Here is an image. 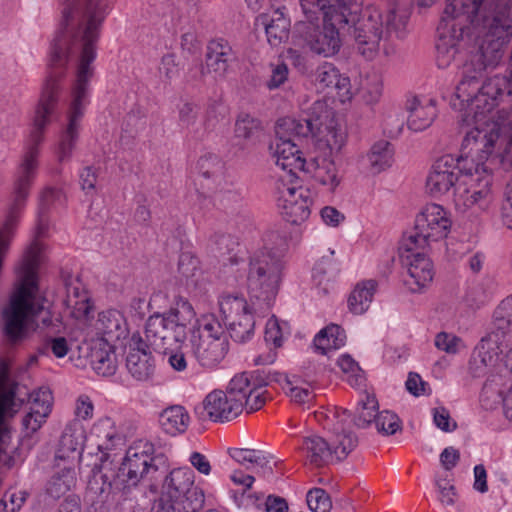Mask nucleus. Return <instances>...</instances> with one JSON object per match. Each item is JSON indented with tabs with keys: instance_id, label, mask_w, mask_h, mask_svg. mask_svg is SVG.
I'll return each mask as SVG.
<instances>
[{
	"instance_id": "nucleus-48",
	"label": "nucleus",
	"mask_w": 512,
	"mask_h": 512,
	"mask_svg": "<svg viewBox=\"0 0 512 512\" xmlns=\"http://www.w3.org/2000/svg\"><path fill=\"white\" fill-rule=\"evenodd\" d=\"M64 194L61 189L55 188V187H46L42 190L40 193L39 201H40V209H41V215L39 217V225H38V234L41 235L45 231V225L43 220V210L47 209L48 207L55 205V204H61L64 200Z\"/></svg>"
},
{
	"instance_id": "nucleus-38",
	"label": "nucleus",
	"mask_w": 512,
	"mask_h": 512,
	"mask_svg": "<svg viewBox=\"0 0 512 512\" xmlns=\"http://www.w3.org/2000/svg\"><path fill=\"white\" fill-rule=\"evenodd\" d=\"M315 419L322 424L323 428L334 434L338 439L341 434L352 433L348 428L349 413L343 409H333L314 413Z\"/></svg>"
},
{
	"instance_id": "nucleus-15",
	"label": "nucleus",
	"mask_w": 512,
	"mask_h": 512,
	"mask_svg": "<svg viewBox=\"0 0 512 512\" xmlns=\"http://www.w3.org/2000/svg\"><path fill=\"white\" fill-rule=\"evenodd\" d=\"M354 433H344L337 439L330 435L329 442L317 435L306 437L301 450L306 459L317 467L345 459L357 445Z\"/></svg>"
},
{
	"instance_id": "nucleus-34",
	"label": "nucleus",
	"mask_w": 512,
	"mask_h": 512,
	"mask_svg": "<svg viewBox=\"0 0 512 512\" xmlns=\"http://www.w3.org/2000/svg\"><path fill=\"white\" fill-rule=\"evenodd\" d=\"M158 421L166 434L176 436L187 430L190 424V415L185 407L172 405L160 412Z\"/></svg>"
},
{
	"instance_id": "nucleus-23",
	"label": "nucleus",
	"mask_w": 512,
	"mask_h": 512,
	"mask_svg": "<svg viewBox=\"0 0 512 512\" xmlns=\"http://www.w3.org/2000/svg\"><path fill=\"white\" fill-rule=\"evenodd\" d=\"M85 439L86 435L82 424L77 421L69 422L65 426L56 450L57 467L61 465L60 462L76 467L81 459Z\"/></svg>"
},
{
	"instance_id": "nucleus-45",
	"label": "nucleus",
	"mask_w": 512,
	"mask_h": 512,
	"mask_svg": "<svg viewBox=\"0 0 512 512\" xmlns=\"http://www.w3.org/2000/svg\"><path fill=\"white\" fill-rule=\"evenodd\" d=\"M383 93V80L378 73L368 74L361 80L359 95L367 104L377 103Z\"/></svg>"
},
{
	"instance_id": "nucleus-20",
	"label": "nucleus",
	"mask_w": 512,
	"mask_h": 512,
	"mask_svg": "<svg viewBox=\"0 0 512 512\" xmlns=\"http://www.w3.org/2000/svg\"><path fill=\"white\" fill-rule=\"evenodd\" d=\"M129 334L128 324L122 312L116 309H108L98 314L97 319L92 324L88 335L93 340L113 345L121 339H125Z\"/></svg>"
},
{
	"instance_id": "nucleus-60",
	"label": "nucleus",
	"mask_w": 512,
	"mask_h": 512,
	"mask_svg": "<svg viewBox=\"0 0 512 512\" xmlns=\"http://www.w3.org/2000/svg\"><path fill=\"white\" fill-rule=\"evenodd\" d=\"M178 270L183 277L193 278L199 271V260L190 253H182L179 257Z\"/></svg>"
},
{
	"instance_id": "nucleus-12",
	"label": "nucleus",
	"mask_w": 512,
	"mask_h": 512,
	"mask_svg": "<svg viewBox=\"0 0 512 512\" xmlns=\"http://www.w3.org/2000/svg\"><path fill=\"white\" fill-rule=\"evenodd\" d=\"M275 196L281 214L291 224L299 225L309 218L313 203L311 192L297 186V177L293 173L276 176Z\"/></svg>"
},
{
	"instance_id": "nucleus-25",
	"label": "nucleus",
	"mask_w": 512,
	"mask_h": 512,
	"mask_svg": "<svg viewBox=\"0 0 512 512\" xmlns=\"http://www.w3.org/2000/svg\"><path fill=\"white\" fill-rule=\"evenodd\" d=\"M500 348L492 335L482 338L474 348L469 360V373L473 377H483L497 365Z\"/></svg>"
},
{
	"instance_id": "nucleus-56",
	"label": "nucleus",
	"mask_w": 512,
	"mask_h": 512,
	"mask_svg": "<svg viewBox=\"0 0 512 512\" xmlns=\"http://www.w3.org/2000/svg\"><path fill=\"white\" fill-rule=\"evenodd\" d=\"M75 419L73 421H87L93 418L94 415V404L92 399L86 395L81 394L75 400L74 405Z\"/></svg>"
},
{
	"instance_id": "nucleus-30",
	"label": "nucleus",
	"mask_w": 512,
	"mask_h": 512,
	"mask_svg": "<svg viewBox=\"0 0 512 512\" xmlns=\"http://www.w3.org/2000/svg\"><path fill=\"white\" fill-rule=\"evenodd\" d=\"M256 25L264 27L267 40L272 46H278L289 37L290 19L281 9L261 14L256 19Z\"/></svg>"
},
{
	"instance_id": "nucleus-47",
	"label": "nucleus",
	"mask_w": 512,
	"mask_h": 512,
	"mask_svg": "<svg viewBox=\"0 0 512 512\" xmlns=\"http://www.w3.org/2000/svg\"><path fill=\"white\" fill-rule=\"evenodd\" d=\"M229 453L232 459L242 465L256 464L261 467H266L270 462V456L260 450L235 448L230 450Z\"/></svg>"
},
{
	"instance_id": "nucleus-42",
	"label": "nucleus",
	"mask_w": 512,
	"mask_h": 512,
	"mask_svg": "<svg viewBox=\"0 0 512 512\" xmlns=\"http://www.w3.org/2000/svg\"><path fill=\"white\" fill-rule=\"evenodd\" d=\"M273 377L276 382L281 384L292 402L301 406H310L314 399V393L308 386H298L286 375L280 373H273Z\"/></svg>"
},
{
	"instance_id": "nucleus-1",
	"label": "nucleus",
	"mask_w": 512,
	"mask_h": 512,
	"mask_svg": "<svg viewBox=\"0 0 512 512\" xmlns=\"http://www.w3.org/2000/svg\"><path fill=\"white\" fill-rule=\"evenodd\" d=\"M61 19L52 41L49 67L33 118L30 140L16 166L10 197V207L3 226L15 217L13 233L21 210L25 207L40 166V145L44 130L50 123L59 99L60 78L71 54L79 53L76 79L72 86L67 111V124L60 134L56 156L60 163L71 159L79 138L81 121L89 104V81L96 58V43L101 26L112 9V0H57Z\"/></svg>"
},
{
	"instance_id": "nucleus-43",
	"label": "nucleus",
	"mask_w": 512,
	"mask_h": 512,
	"mask_svg": "<svg viewBox=\"0 0 512 512\" xmlns=\"http://www.w3.org/2000/svg\"><path fill=\"white\" fill-rule=\"evenodd\" d=\"M378 402L376 397L369 393H364L358 401L356 410L355 424L358 427H366L375 421L378 413Z\"/></svg>"
},
{
	"instance_id": "nucleus-18",
	"label": "nucleus",
	"mask_w": 512,
	"mask_h": 512,
	"mask_svg": "<svg viewBox=\"0 0 512 512\" xmlns=\"http://www.w3.org/2000/svg\"><path fill=\"white\" fill-rule=\"evenodd\" d=\"M426 249H414L406 251L401 241L399 252L404 265L407 268V275L404 278V285L412 293H422L432 283L434 278V265L425 254Z\"/></svg>"
},
{
	"instance_id": "nucleus-64",
	"label": "nucleus",
	"mask_w": 512,
	"mask_h": 512,
	"mask_svg": "<svg viewBox=\"0 0 512 512\" xmlns=\"http://www.w3.org/2000/svg\"><path fill=\"white\" fill-rule=\"evenodd\" d=\"M403 119L397 112L389 113L384 120V132L391 138L400 135L403 129Z\"/></svg>"
},
{
	"instance_id": "nucleus-2",
	"label": "nucleus",
	"mask_w": 512,
	"mask_h": 512,
	"mask_svg": "<svg viewBox=\"0 0 512 512\" xmlns=\"http://www.w3.org/2000/svg\"><path fill=\"white\" fill-rule=\"evenodd\" d=\"M425 187L433 198L451 197L455 210L461 214L479 216L494 207L490 176L470 159L463 162L451 154L439 157L429 171Z\"/></svg>"
},
{
	"instance_id": "nucleus-13",
	"label": "nucleus",
	"mask_w": 512,
	"mask_h": 512,
	"mask_svg": "<svg viewBox=\"0 0 512 512\" xmlns=\"http://www.w3.org/2000/svg\"><path fill=\"white\" fill-rule=\"evenodd\" d=\"M217 304L231 339L237 343L250 341L255 334L256 310L244 297L229 293L221 294Z\"/></svg>"
},
{
	"instance_id": "nucleus-57",
	"label": "nucleus",
	"mask_w": 512,
	"mask_h": 512,
	"mask_svg": "<svg viewBox=\"0 0 512 512\" xmlns=\"http://www.w3.org/2000/svg\"><path fill=\"white\" fill-rule=\"evenodd\" d=\"M25 492L8 491L0 500V512H16L25 502Z\"/></svg>"
},
{
	"instance_id": "nucleus-5",
	"label": "nucleus",
	"mask_w": 512,
	"mask_h": 512,
	"mask_svg": "<svg viewBox=\"0 0 512 512\" xmlns=\"http://www.w3.org/2000/svg\"><path fill=\"white\" fill-rule=\"evenodd\" d=\"M285 246V238L277 231H270L264 235L262 247L250 257L247 289L251 298L261 301L266 310L270 308L282 280Z\"/></svg>"
},
{
	"instance_id": "nucleus-9",
	"label": "nucleus",
	"mask_w": 512,
	"mask_h": 512,
	"mask_svg": "<svg viewBox=\"0 0 512 512\" xmlns=\"http://www.w3.org/2000/svg\"><path fill=\"white\" fill-rule=\"evenodd\" d=\"M451 227L450 213L442 205L427 204L416 216L414 231L402 238L403 249H426L431 243L446 239Z\"/></svg>"
},
{
	"instance_id": "nucleus-51",
	"label": "nucleus",
	"mask_w": 512,
	"mask_h": 512,
	"mask_svg": "<svg viewBox=\"0 0 512 512\" xmlns=\"http://www.w3.org/2000/svg\"><path fill=\"white\" fill-rule=\"evenodd\" d=\"M337 364L341 371L347 375V380L352 386L361 385L363 382V376L358 363L347 354L341 355Z\"/></svg>"
},
{
	"instance_id": "nucleus-3",
	"label": "nucleus",
	"mask_w": 512,
	"mask_h": 512,
	"mask_svg": "<svg viewBox=\"0 0 512 512\" xmlns=\"http://www.w3.org/2000/svg\"><path fill=\"white\" fill-rule=\"evenodd\" d=\"M44 247L39 241L32 242L24 251L16 267V280L8 304L2 311L4 331L16 341L28 331L38 327V317L44 312V297L39 289V267L44 260Z\"/></svg>"
},
{
	"instance_id": "nucleus-50",
	"label": "nucleus",
	"mask_w": 512,
	"mask_h": 512,
	"mask_svg": "<svg viewBox=\"0 0 512 512\" xmlns=\"http://www.w3.org/2000/svg\"><path fill=\"white\" fill-rule=\"evenodd\" d=\"M434 344L436 348L447 354L454 355L465 348L461 338L447 332H440L435 336Z\"/></svg>"
},
{
	"instance_id": "nucleus-63",
	"label": "nucleus",
	"mask_w": 512,
	"mask_h": 512,
	"mask_svg": "<svg viewBox=\"0 0 512 512\" xmlns=\"http://www.w3.org/2000/svg\"><path fill=\"white\" fill-rule=\"evenodd\" d=\"M501 220L503 225L512 229V181L505 190V197L501 205Z\"/></svg>"
},
{
	"instance_id": "nucleus-21",
	"label": "nucleus",
	"mask_w": 512,
	"mask_h": 512,
	"mask_svg": "<svg viewBox=\"0 0 512 512\" xmlns=\"http://www.w3.org/2000/svg\"><path fill=\"white\" fill-rule=\"evenodd\" d=\"M145 338L149 345L159 352H166L183 341L182 337L177 335L175 324L163 313H154L148 318Z\"/></svg>"
},
{
	"instance_id": "nucleus-39",
	"label": "nucleus",
	"mask_w": 512,
	"mask_h": 512,
	"mask_svg": "<svg viewBox=\"0 0 512 512\" xmlns=\"http://www.w3.org/2000/svg\"><path fill=\"white\" fill-rule=\"evenodd\" d=\"M76 484L75 467L64 464L49 480L46 490L53 498H60L69 492Z\"/></svg>"
},
{
	"instance_id": "nucleus-22",
	"label": "nucleus",
	"mask_w": 512,
	"mask_h": 512,
	"mask_svg": "<svg viewBox=\"0 0 512 512\" xmlns=\"http://www.w3.org/2000/svg\"><path fill=\"white\" fill-rule=\"evenodd\" d=\"M53 407V395L48 387H40L29 396L28 411L22 419L26 435L37 432L47 421Z\"/></svg>"
},
{
	"instance_id": "nucleus-37",
	"label": "nucleus",
	"mask_w": 512,
	"mask_h": 512,
	"mask_svg": "<svg viewBox=\"0 0 512 512\" xmlns=\"http://www.w3.org/2000/svg\"><path fill=\"white\" fill-rule=\"evenodd\" d=\"M346 343L345 331L336 324H331L320 330L314 338V346L321 354L343 347Z\"/></svg>"
},
{
	"instance_id": "nucleus-33",
	"label": "nucleus",
	"mask_w": 512,
	"mask_h": 512,
	"mask_svg": "<svg viewBox=\"0 0 512 512\" xmlns=\"http://www.w3.org/2000/svg\"><path fill=\"white\" fill-rule=\"evenodd\" d=\"M393 149L391 145L384 140L378 141L372 145L365 156L361 158V165L371 174H379L392 165Z\"/></svg>"
},
{
	"instance_id": "nucleus-29",
	"label": "nucleus",
	"mask_w": 512,
	"mask_h": 512,
	"mask_svg": "<svg viewBox=\"0 0 512 512\" xmlns=\"http://www.w3.org/2000/svg\"><path fill=\"white\" fill-rule=\"evenodd\" d=\"M408 128L414 132H421L432 125L437 117L436 102L432 98L414 97L408 107Z\"/></svg>"
},
{
	"instance_id": "nucleus-24",
	"label": "nucleus",
	"mask_w": 512,
	"mask_h": 512,
	"mask_svg": "<svg viewBox=\"0 0 512 512\" xmlns=\"http://www.w3.org/2000/svg\"><path fill=\"white\" fill-rule=\"evenodd\" d=\"M302 171L329 192H334L342 181L337 164L327 155H310Z\"/></svg>"
},
{
	"instance_id": "nucleus-17",
	"label": "nucleus",
	"mask_w": 512,
	"mask_h": 512,
	"mask_svg": "<svg viewBox=\"0 0 512 512\" xmlns=\"http://www.w3.org/2000/svg\"><path fill=\"white\" fill-rule=\"evenodd\" d=\"M8 364L0 359V462L4 461L7 467L14 465L13 458L7 455V445L10 432L6 425V418L12 417L18 410L19 404L15 400V385L11 383L8 375Z\"/></svg>"
},
{
	"instance_id": "nucleus-31",
	"label": "nucleus",
	"mask_w": 512,
	"mask_h": 512,
	"mask_svg": "<svg viewBox=\"0 0 512 512\" xmlns=\"http://www.w3.org/2000/svg\"><path fill=\"white\" fill-rule=\"evenodd\" d=\"M234 377H241L246 382L241 388V393H239L242 395V410L246 408L248 412H254L261 409L266 402V389L264 385L275 381L273 373L268 375L267 380L263 384L256 383L253 375L246 372L237 374Z\"/></svg>"
},
{
	"instance_id": "nucleus-28",
	"label": "nucleus",
	"mask_w": 512,
	"mask_h": 512,
	"mask_svg": "<svg viewBox=\"0 0 512 512\" xmlns=\"http://www.w3.org/2000/svg\"><path fill=\"white\" fill-rule=\"evenodd\" d=\"M126 367L133 378L149 380L155 372V362L150 350L139 340L129 346Z\"/></svg>"
},
{
	"instance_id": "nucleus-6",
	"label": "nucleus",
	"mask_w": 512,
	"mask_h": 512,
	"mask_svg": "<svg viewBox=\"0 0 512 512\" xmlns=\"http://www.w3.org/2000/svg\"><path fill=\"white\" fill-rule=\"evenodd\" d=\"M189 345L193 357L203 368L213 369L222 362L228 353L229 341L215 314H203L196 319Z\"/></svg>"
},
{
	"instance_id": "nucleus-49",
	"label": "nucleus",
	"mask_w": 512,
	"mask_h": 512,
	"mask_svg": "<svg viewBox=\"0 0 512 512\" xmlns=\"http://www.w3.org/2000/svg\"><path fill=\"white\" fill-rule=\"evenodd\" d=\"M260 131V122L248 114H240L235 123L238 138L251 139Z\"/></svg>"
},
{
	"instance_id": "nucleus-36",
	"label": "nucleus",
	"mask_w": 512,
	"mask_h": 512,
	"mask_svg": "<svg viewBox=\"0 0 512 512\" xmlns=\"http://www.w3.org/2000/svg\"><path fill=\"white\" fill-rule=\"evenodd\" d=\"M376 290L377 282L374 280H365L358 283L348 298L350 312L356 315L365 313L374 299Z\"/></svg>"
},
{
	"instance_id": "nucleus-58",
	"label": "nucleus",
	"mask_w": 512,
	"mask_h": 512,
	"mask_svg": "<svg viewBox=\"0 0 512 512\" xmlns=\"http://www.w3.org/2000/svg\"><path fill=\"white\" fill-rule=\"evenodd\" d=\"M289 70L285 63L271 65V75L266 82L269 90L280 88L288 80Z\"/></svg>"
},
{
	"instance_id": "nucleus-19",
	"label": "nucleus",
	"mask_w": 512,
	"mask_h": 512,
	"mask_svg": "<svg viewBox=\"0 0 512 512\" xmlns=\"http://www.w3.org/2000/svg\"><path fill=\"white\" fill-rule=\"evenodd\" d=\"M313 77V83L318 92L331 95L343 104L353 98L350 78L341 73L334 64L322 63L315 69Z\"/></svg>"
},
{
	"instance_id": "nucleus-27",
	"label": "nucleus",
	"mask_w": 512,
	"mask_h": 512,
	"mask_svg": "<svg viewBox=\"0 0 512 512\" xmlns=\"http://www.w3.org/2000/svg\"><path fill=\"white\" fill-rule=\"evenodd\" d=\"M235 60L236 55L226 40H212L207 46L206 66L203 73L212 74L215 79L222 78Z\"/></svg>"
},
{
	"instance_id": "nucleus-62",
	"label": "nucleus",
	"mask_w": 512,
	"mask_h": 512,
	"mask_svg": "<svg viewBox=\"0 0 512 512\" xmlns=\"http://www.w3.org/2000/svg\"><path fill=\"white\" fill-rule=\"evenodd\" d=\"M323 223L329 227H338L345 221V215L333 206H325L320 210Z\"/></svg>"
},
{
	"instance_id": "nucleus-14",
	"label": "nucleus",
	"mask_w": 512,
	"mask_h": 512,
	"mask_svg": "<svg viewBox=\"0 0 512 512\" xmlns=\"http://www.w3.org/2000/svg\"><path fill=\"white\" fill-rule=\"evenodd\" d=\"M349 24L346 7L330 6L324 12L323 26L307 32L305 41L310 50L323 57H332L341 48L339 29Z\"/></svg>"
},
{
	"instance_id": "nucleus-61",
	"label": "nucleus",
	"mask_w": 512,
	"mask_h": 512,
	"mask_svg": "<svg viewBox=\"0 0 512 512\" xmlns=\"http://www.w3.org/2000/svg\"><path fill=\"white\" fill-rule=\"evenodd\" d=\"M433 422L440 430L444 432H452L456 429L457 424L451 421L449 411L444 407H436L432 411Z\"/></svg>"
},
{
	"instance_id": "nucleus-4",
	"label": "nucleus",
	"mask_w": 512,
	"mask_h": 512,
	"mask_svg": "<svg viewBox=\"0 0 512 512\" xmlns=\"http://www.w3.org/2000/svg\"><path fill=\"white\" fill-rule=\"evenodd\" d=\"M154 452V445L150 441H135L128 448L119 474L113 481L101 470H93L87 485V497L92 504L101 508L114 500L121 490L136 486L150 469H155Z\"/></svg>"
},
{
	"instance_id": "nucleus-11",
	"label": "nucleus",
	"mask_w": 512,
	"mask_h": 512,
	"mask_svg": "<svg viewBox=\"0 0 512 512\" xmlns=\"http://www.w3.org/2000/svg\"><path fill=\"white\" fill-rule=\"evenodd\" d=\"M299 128V120L290 117L282 118L276 124L275 139L270 145V151L275 165L282 170L281 175H296L295 170L302 171L308 160L295 142L296 137L302 136Z\"/></svg>"
},
{
	"instance_id": "nucleus-26",
	"label": "nucleus",
	"mask_w": 512,
	"mask_h": 512,
	"mask_svg": "<svg viewBox=\"0 0 512 512\" xmlns=\"http://www.w3.org/2000/svg\"><path fill=\"white\" fill-rule=\"evenodd\" d=\"M335 251L328 250V254L323 255L312 269V288L318 295L326 296L334 288L336 279L340 273V263L334 257Z\"/></svg>"
},
{
	"instance_id": "nucleus-32",
	"label": "nucleus",
	"mask_w": 512,
	"mask_h": 512,
	"mask_svg": "<svg viewBox=\"0 0 512 512\" xmlns=\"http://www.w3.org/2000/svg\"><path fill=\"white\" fill-rule=\"evenodd\" d=\"M90 440L104 454H107L122 442L114 421L109 417L101 418L94 423L90 433Z\"/></svg>"
},
{
	"instance_id": "nucleus-10",
	"label": "nucleus",
	"mask_w": 512,
	"mask_h": 512,
	"mask_svg": "<svg viewBox=\"0 0 512 512\" xmlns=\"http://www.w3.org/2000/svg\"><path fill=\"white\" fill-rule=\"evenodd\" d=\"M348 31L353 35L358 51L368 60L374 59L380 51V42L383 38L384 20L382 12L368 6L359 14L356 11H348Z\"/></svg>"
},
{
	"instance_id": "nucleus-8",
	"label": "nucleus",
	"mask_w": 512,
	"mask_h": 512,
	"mask_svg": "<svg viewBox=\"0 0 512 512\" xmlns=\"http://www.w3.org/2000/svg\"><path fill=\"white\" fill-rule=\"evenodd\" d=\"M195 474L189 467L173 469L165 478L161 495L151 512H196L204 503V493L194 486Z\"/></svg>"
},
{
	"instance_id": "nucleus-53",
	"label": "nucleus",
	"mask_w": 512,
	"mask_h": 512,
	"mask_svg": "<svg viewBox=\"0 0 512 512\" xmlns=\"http://www.w3.org/2000/svg\"><path fill=\"white\" fill-rule=\"evenodd\" d=\"M374 423L377 431L385 435H392L400 429L399 417L390 411L378 413Z\"/></svg>"
},
{
	"instance_id": "nucleus-7",
	"label": "nucleus",
	"mask_w": 512,
	"mask_h": 512,
	"mask_svg": "<svg viewBox=\"0 0 512 512\" xmlns=\"http://www.w3.org/2000/svg\"><path fill=\"white\" fill-rule=\"evenodd\" d=\"M299 124L300 134L310 135L318 149L338 153L346 144L347 132L325 100L314 101Z\"/></svg>"
},
{
	"instance_id": "nucleus-44",
	"label": "nucleus",
	"mask_w": 512,
	"mask_h": 512,
	"mask_svg": "<svg viewBox=\"0 0 512 512\" xmlns=\"http://www.w3.org/2000/svg\"><path fill=\"white\" fill-rule=\"evenodd\" d=\"M224 163L221 158L214 153H204L201 155L195 165V170L199 175L206 179H216L223 173Z\"/></svg>"
},
{
	"instance_id": "nucleus-41",
	"label": "nucleus",
	"mask_w": 512,
	"mask_h": 512,
	"mask_svg": "<svg viewBox=\"0 0 512 512\" xmlns=\"http://www.w3.org/2000/svg\"><path fill=\"white\" fill-rule=\"evenodd\" d=\"M165 314L175 324L178 337L184 339L186 336V326L195 317V311L191 303L184 298H179L175 301L174 306Z\"/></svg>"
},
{
	"instance_id": "nucleus-16",
	"label": "nucleus",
	"mask_w": 512,
	"mask_h": 512,
	"mask_svg": "<svg viewBox=\"0 0 512 512\" xmlns=\"http://www.w3.org/2000/svg\"><path fill=\"white\" fill-rule=\"evenodd\" d=\"M241 377H233L226 391L214 390L203 401L207 417L213 422H229L242 413V402L239 393L246 384Z\"/></svg>"
},
{
	"instance_id": "nucleus-59",
	"label": "nucleus",
	"mask_w": 512,
	"mask_h": 512,
	"mask_svg": "<svg viewBox=\"0 0 512 512\" xmlns=\"http://www.w3.org/2000/svg\"><path fill=\"white\" fill-rule=\"evenodd\" d=\"M44 348L57 358L65 357L71 349L69 341L62 336L50 337L45 341Z\"/></svg>"
},
{
	"instance_id": "nucleus-52",
	"label": "nucleus",
	"mask_w": 512,
	"mask_h": 512,
	"mask_svg": "<svg viewBox=\"0 0 512 512\" xmlns=\"http://www.w3.org/2000/svg\"><path fill=\"white\" fill-rule=\"evenodd\" d=\"M494 326L505 333V330L512 325V296L505 298L494 312Z\"/></svg>"
},
{
	"instance_id": "nucleus-54",
	"label": "nucleus",
	"mask_w": 512,
	"mask_h": 512,
	"mask_svg": "<svg viewBox=\"0 0 512 512\" xmlns=\"http://www.w3.org/2000/svg\"><path fill=\"white\" fill-rule=\"evenodd\" d=\"M306 500L312 512H329L332 507L328 494L321 488L310 490Z\"/></svg>"
},
{
	"instance_id": "nucleus-55",
	"label": "nucleus",
	"mask_w": 512,
	"mask_h": 512,
	"mask_svg": "<svg viewBox=\"0 0 512 512\" xmlns=\"http://www.w3.org/2000/svg\"><path fill=\"white\" fill-rule=\"evenodd\" d=\"M504 391L505 390L497 389L493 384V381L488 380L484 384L480 394V403L482 407L486 410L494 409L498 405L500 399L502 400V393Z\"/></svg>"
},
{
	"instance_id": "nucleus-35",
	"label": "nucleus",
	"mask_w": 512,
	"mask_h": 512,
	"mask_svg": "<svg viewBox=\"0 0 512 512\" xmlns=\"http://www.w3.org/2000/svg\"><path fill=\"white\" fill-rule=\"evenodd\" d=\"M66 304L71 309V315L78 320L88 318L93 310L90 295L81 283L70 284L67 287Z\"/></svg>"
},
{
	"instance_id": "nucleus-40",
	"label": "nucleus",
	"mask_w": 512,
	"mask_h": 512,
	"mask_svg": "<svg viewBox=\"0 0 512 512\" xmlns=\"http://www.w3.org/2000/svg\"><path fill=\"white\" fill-rule=\"evenodd\" d=\"M91 365L98 375L105 377L113 375L118 365L113 345L103 343V347L93 348Z\"/></svg>"
},
{
	"instance_id": "nucleus-46",
	"label": "nucleus",
	"mask_w": 512,
	"mask_h": 512,
	"mask_svg": "<svg viewBox=\"0 0 512 512\" xmlns=\"http://www.w3.org/2000/svg\"><path fill=\"white\" fill-rule=\"evenodd\" d=\"M290 335V326L287 322H280L275 316L268 319L265 327V341L275 349L283 345Z\"/></svg>"
}]
</instances>
